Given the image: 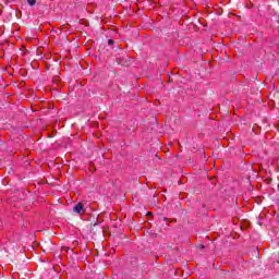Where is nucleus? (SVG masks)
Here are the masks:
<instances>
[{
  "mask_svg": "<svg viewBox=\"0 0 279 279\" xmlns=\"http://www.w3.org/2000/svg\"><path fill=\"white\" fill-rule=\"evenodd\" d=\"M198 247H199V250H204V245H199Z\"/></svg>",
  "mask_w": 279,
  "mask_h": 279,
  "instance_id": "nucleus-4",
  "label": "nucleus"
},
{
  "mask_svg": "<svg viewBox=\"0 0 279 279\" xmlns=\"http://www.w3.org/2000/svg\"><path fill=\"white\" fill-rule=\"evenodd\" d=\"M28 5H36V0H27Z\"/></svg>",
  "mask_w": 279,
  "mask_h": 279,
  "instance_id": "nucleus-2",
  "label": "nucleus"
},
{
  "mask_svg": "<svg viewBox=\"0 0 279 279\" xmlns=\"http://www.w3.org/2000/svg\"><path fill=\"white\" fill-rule=\"evenodd\" d=\"M74 213H76V215H82L84 213H86V210L84 209V204L78 203L74 208H73Z\"/></svg>",
  "mask_w": 279,
  "mask_h": 279,
  "instance_id": "nucleus-1",
  "label": "nucleus"
},
{
  "mask_svg": "<svg viewBox=\"0 0 279 279\" xmlns=\"http://www.w3.org/2000/svg\"><path fill=\"white\" fill-rule=\"evenodd\" d=\"M113 44H114V40H112V39L108 40V45H113Z\"/></svg>",
  "mask_w": 279,
  "mask_h": 279,
  "instance_id": "nucleus-3",
  "label": "nucleus"
}]
</instances>
